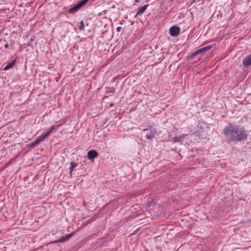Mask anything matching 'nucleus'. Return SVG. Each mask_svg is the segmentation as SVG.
I'll return each instance as SVG.
<instances>
[{
    "label": "nucleus",
    "mask_w": 251,
    "mask_h": 251,
    "mask_svg": "<svg viewBox=\"0 0 251 251\" xmlns=\"http://www.w3.org/2000/svg\"><path fill=\"white\" fill-rule=\"evenodd\" d=\"M223 134L225 138L230 142H239L245 140L248 134L244 127L231 123H228L223 130Z\"/></svg>",
    "instance_id": "obj_1"
},
{
    "label": "nucleus",
    "mask_w": 251,
    "mask_h": 251,
    "mask_svg": "<svg viewBox=\"0 0 251 251\" xmlns=\"http://www.w3.org/2000/svg\"><path fill=\"white\" fill-rule=\"evenodd\" d=\"M211 48V46H206L205 47H203L202 48L198 49L196 50L195 51L193 52L191 55L189 56V58L193 59L194 57L195 56L198 55V54H203L205 52H206L207 51L209 50Z\"/></svg>",
    "instance_id": "obj_2"
},
{
    "label": "nucleus",
    "mask_w": 251,
    "mask_h": 251,
    "mask_svg": "<svg viewBox=\"0 0 251 251\" xmlns=\"http://www.w3.org/2000/svg\"><path fill=\"white\" fill-rule=\"evenodd\" d=\"M146 138L147 139L151 140L154 137L155 135L157 133V129L154 127H151L149 129L148 131H146Z\"/></svg>",
    "instance_id": "obj_3"
},
{
    "label": "nucleus",
    "mask_w": 251,
    "mask_h": 251,
    "mask_svg": "<svg viewBox=\"0 0 251 251\" xmlns=\"http://www.w3.org/2000/svg\"><path fill=\"white\" fill-rule=\"evenodd\" d=\"M169 32L172 36H177L179 34L180 28L177 26L174 25L170 28Z\"/></svg>",
    "instance_id": "obj_4"
},
{
    "label": "nucleus",
    "mask_w": 251,
    "mask_h": 251,
    "mask_svg": "<svg viewBox=\"0 0 251 251\" xmlns=\"http://www.w3.org/2000/svg\"><path fill=\"white\" fill-rule=\"evenodd\" d=\"M243 65L247 67L251 65V54L246 57L243 60Z\"/></svg>",
    "instance_id": "obj_5"
},
{
    "label": "nucleus",
    "mask_w": 251,
    "mask_h": 251,
    "mask_svg": "<svg viewBox=\"0 0 251 251\" xmlns=\"http://www.w3.org/2000/svg\"><path fill=\"white\" fill-rule=\"evenodd\" d=\"M98 155V153L95 150H90L87 153V157L89 159L92 160L95 158L97 157Z\"/></svg>",
    "instance_id": "obj_6"
},
{
    "label": "nucleus",
    "mask_w": 251,
    "mask_h": 251,
    "mask_svg": "<svg viewBox=\"0 0 251 251\" xmlns=\"http://www.w3.org/2000/svg\"><path fill=\"white\" fill-rule=\"evenodd\" d=\"M148 6H149V4H145L144 6H142L140 8V9L137 11L136 14L135 16V17L136 18L137 17L138 15L143 14L145 11V10H146V9L148 7Z\"/></svg>",
    "instance_id": "obj_7"
},
{
    "label": "nucleus",
    "mask_w": 251,
    "mask_h": 251,
    "mask_svg": "<svg viewBox=\"0 0 251 251\" xmlns=\"http://www.w3.org/2000/svg\"><path fill=\"white\" fill-rule=\"evenodd\" d=\"M143 131L144 132L148 131L149 129L151 127H153L150 122H146L144 125H143Z\"/></svg>",
    "instance_id": "obj_8"
},
{
    "label": "nucleus",
    "mask_w": 251,
    "mask_h": 251,
    "mask_svg": "<svg viewBox=\"0 0 251 251\" xmlns=\"http://www.w3.org/2000/svg\"><path fill=\"white\" fill-rule=\"evenodd\" d=\"M73 234L71 233V234H68V235H66V236H63L62 237H61L59 240L58 241H56V242H64L65 241L69 239L72 236Z\"/></svg>",
    "instance_id": "obj_9"
},
{
    "label": "nucleus",
    "mask_w": 251,
    "mask_h": 251,
    "mask_svg": "<svg viewBox=\"0 0 251 251\" xmlns=\"http://www.w3.org/2000/svg\"><path fill=\"white\" fill-rule=\"evenodd\" d=\"M80 8L79 7H78L77 5L76 4L75 6L70 8L68 10V13H74L75 12H76L78 10H79Z\"/></svg>",
    "instance_id": "obj_10"
},
{
    "label": "nucleus",
    "mask_w": 251,
    "mask_h": 251,
    "mask_svg": "<svg viewBox=\"0 0 251 251\" xmlns=\"http://www.w3.org/2000/svg\"><path fill=\"white\" fill-rule=\"evenodd\" d=\"M15 64V60H13L11 62L8 63L7 65H6L4 68V70H8L9 69L12 68Z\"/></svg>",
    "instance_id": "obj_11"
},
{
    "label": "nucleus",
    "mask_w": 251,
    "mask_h": 251,
    "mask_svg": "<svg viewBox=\"0 0 251 251\" xmlns=\"http://www.w3.org/2000/svg\"><path fill=\"white\" fill-rule=\"evenodd\" d=\"M77 166V164L75 162H71V167L70 168V175H72V172L74 169Z\"/></svg>",
    "instance_id": "obj_12"
},
{
    "label": "nucleus",
    "mask_w": 251,
    "mask_h": 251,
    "mask_svg": "<svg viewBox=\"0 0 251 251\" xmlns=\"http://www.w3.org/2000/svg\"><path fill=\"white\" fill-rule=\"evenodd\" d=\"M89 0H82L79 3L77 4L78 7H79V8H80L81 7H82L83 5H84Z\"/></svg>",
    "instance_id": "obj_13"
},
{
    "label": "nucleus",
    "mask_w": 251,
    "mask_h": 251,
    "mask_svg": "<svg viewBox=\"0 0 251 251\" xmlns=\"http://www.w3.org/2000/svg\"><path fill=\"white\" fill-rule=\"evenodd\" d=\"M84 28H85V25H84V22L82 21H81L80 22V26H79V29L80 30H84Z\"/></svg>",
    "instance_id": "obj_14"
},
{
    "label": "nucleus",
    "mask_w": 251,
    "mask_h": 251,
    "mask_svg": "<svg viewBox=\"0 0 251 251\" xmlns=\"http://www.w3.org/2000/svg\"><path fill=\"white\" fill-rule=\"evenodd\" d=\"M55 126H51L47 131V132L50 135L52 132V131L55 129Z\"/></svg>",
    "instance_id": "obj_15"
},
{
    "label": "nucleus",
    "mask_w": 251,
    "mask_h": 251,
    "mask_svg": "<svg viewBox=\"0 0 251 251\" xmlns=\"http://www.w3.org/2000/svg\"><path fill=\"white\" fill-rule=\"evenodd\" d=\"M38 144H39V143H38V141L36 139L33 142H32L30 144V147H35V146H36Z\"/></svg>",
    "instance_id": "obj_16"
},
{
    "label": "nucleus",
    "mask_w": 251,
    "mask_h": 251,
    "mask_svg": "<svg viewBox=\"0 0 251 251\" xmlns=\"http://www.w3.org/2000/svg\"><path fill=\"white\" fill-rule=\"evenodd\" d=\"M38 143H40L42 140L44 139V138L41 135L39 136L37 138H36Z\"/></svg>",
    "instance_id": "obj_17"
},
{
    "label": "nucleus",
    "mask_w": 251,
    "mask_h": 251,
    "mask_svg": "<svg viewBox=\"0 0 251 251\" xmlns=\"http://www.w3.org/2000/svg\"><path fill=\"white\" fill-rule=\"evenodd\" d=\"M182 138V136L180 137H176L174 138V139L177 142H180L181 141V139Z\"/></svg>",
    "instance_id": "obj_18"
},
{
    "label": "nucleus",
    "mask_w": 251,
    "mask_h": 251,
    "mask_svg": "<svg viewBox=\"0 0 251 251\" xmlns=\"http://www.w3.org/2000/svg\"><path fill=\"white\" fill-rule=\"evenodd\" d=\"M49 135V134L47 132L43 133L42 134V136L43 137V138H44V139L46 138V137H47Z\"/></svg>",
    "instance_id": "obj_19"
},
{
    "label": "nucleus",
    "mask_w": 251,
    "mask_h": 251,
    "mask_svg": "<svg viewBox=\"0 0 251 251\" xmlns=\"http://www.w3.org/2000/svg\"><path fill=\"white\" fill-rule=\"evenodd\" d=\"M114 92H115V89H114V88H110V89L108 90V92H109V93H113Z\"/></svg>",
    "instance_id": "obj_20"
},
{
    "label": "nucleus",
    "mask_w": 251,
    "mask_h": 251,
    "mask_svg": "<svg viewBox=\"0 0 251 251\" xmlns=\"http://www.w3.org/2000/svg\"><path fill=\"white\" fill-rule=\"evenodd\" d=\"M140 0H134V2H134V4H136V3H137L139 2L140 1Z\"/></svg>",
    "instance_id": "obj_21"
},
{
    "label": "nucleus",
    "mask_w": 251,
    "mask_h": 251,
    "mask_svg": "<svg viewBox=\"0 0 251 251\" xmlns=\"http://www.w3.org/2000/svg\"><path fill=\"white\" fill-rule=\"evenodd\" d=\"M121 29V27H118L117 28V31L118 32H119V31H120Z\"/></svg>",
    "instance_id": "obj_22"
},
{
    "label": "nucleus",
    "mask_w": 251,
    "mask_h": 251,
    "mask_svg": "<svg viewBox=\"0 0 251 251\" xmlns=\"http://www.w3.org/2000/svg\"><path fill=\"white\" fill-rule=\"evenodd\" d=\"M4 47L5 48H7L8 47H9V45L8 44H6L5 45H4Z\"/></svg>",
    "instance_id": "obj_23"
},
{
    "label": "nucleus",
    "mask_w": 251,
    "mask_h": 251,
    "mask_svg": "<svg viewBox=\"0 0 251 251\" xmlns=\"http://www.w3.org/2000/svg\"><path fill=\"white\" fill-rule=\"evenodd\" d=\"M112 105H113L112 103H111L110 105V106H112Z\"/></svg>",
    "instance_id": "obj_24"
},
{
    "label": "nucleus",
    "mask_w": 251,
    "mask_h": 251,
    "mask_svg": "<svg viewBox=\"0 0 251 251\" xmlns=\"http://www.w3.org/2000/svg\"><path fill=\"white\" fill-rule=\"evenodd\" d=\"M196 0H193V1L195 2Z\"/></svg>",
    "instance_id": "obj_25"
},
{
    "label": "nucleus",
    "mask_w": 251,
    "mask_h": 251,
    "mask_svg": "<svg viewBox=\"0 0 251 251\" xmlns=\"http://www.w3.org/2000/svg\"><path fill=\"white\" fill-rule=\"evenodd\" d=\"M250 222L251 223V219H250Z\"/></svg>",
    "instance_id": "obj_26"
}]
</instances>
